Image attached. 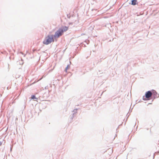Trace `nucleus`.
Masks as SVG:
<instances>
[{
  "mask_svg": "<svg viewBox=\"0 0 159 159\" xmlns=\"http://www.w3.org/2000/svg\"><path fill=\"white\" fill-rule=\"evenodd\" d=\"M53 35H48L47 36L43 41V43L46 45L50 44L52 42H54Z\"/></svg>",
  "mask_w": 159,
  "mask_h": 159,
  "instance_id": "1",
  "label": "nucleus"
},
{
  "mask_svg": "<svg viewBox=\"0 0 159 159\" xmlns=\"http://www.w3.org/2000/svg\"><path fill=\"white\" fill-rule=\"evenodd\" d=\"M67 16H68L67 15ZM68 18H70V17H69L68 16Z\"/></svg>",
  "mask_w": 159,
  "mask_h": 159,
  "instance_id": "12",
  "label": "nucleus"
},
{
  "mask_svg": "<svg viewBox=\"0 0 159 159\" xmlns=\"http://www.w3.org/2000/svg\"><path fill=\"white\" fill-rule=\"evenodd\" d=\"M69 67H70V66L69 65H68L66 67V69H65L66 70L68 69V68Z\"/></svg>",
  "mask_w": 159,
  "mask_h": 159,
  "instance_id": "9",
  "label": "nucleus"
},
{
  "mask_svg": "<svg viewBox=\"0 0 159 159\" xmlns=\"http://www.w3.org/2000/svg\"><path fill=\"white\" fill-rule=\"evenodd\" d=\"M109 150H111V148H110V149H109Z\"/></svg>",
  "mask_w": 159,
  "mask_h": 159,
  "instance_id": "11",
  "label": "nucleus"
},
{
  "mask_svg": "<svg viewBox=\"0 0 159 159\" xmlns=\"http://www.w3.org/2000/svg\"><path fill=\"white\" fill-rule=\"evenodd\" d=\"M152 95V93L150 91H148L146 92L145 93V98L144 96L143 97V99L144 100H146V98H148L147 100H149V98Z\"/></svg>",
  "mask_w": 159,
  "mask_h": 159,
  "instance_id": "3",
  "label": "nucleus"
},
{
  "mask_svg": "<svg viewBox=\"0 0 159 159\" xmlns=\"http://www.w3.org/2000/svg\"><path fill=\"white\" fill-rule=\"evenodd\" d=\"M2 142H0V146L2 144Z\"/></svg>",
  "mask_w": 159,
  "mask_h": 159,
  "instance_id": "10",
  "label": "nucleus"
},
{
  "mask_svg": "<svg viewBox=\"0 0 159 159\" xmlns=\"http://www.w3.org/2000/svg\"><path fill=\"white\" fill-rule=\"evenodd\" d=\"M31 98L32 99H37L35 97V96L34 95H33L31 97Z\"/></svg>",
  "mask_w": 159,
  "mask_h": 159,
  "instance_id": "8",
  "label": "nucleus"
},
{
  "mask_svg": "<svg viewBox=\"0 0 159 159\" xmlns=\"http://www.w3.org/2000/svg\"><path fill=\"white\" fill-rule=\"evenodd\" d=\"M77 110H78V109L77 108L75 109L73 111V112H74V113H74V114H75L76 113H77Z\"/></svg>",
  "mask_w": 159,
  "mask_h": 159,
  "instance_id": "7",
  "label": "nucleus"
},
{
  "mask_svg": "<svg viewBox=\"0 0 159 159\" xmlns=\"http://www.w3.org/2000/svg\"><path fill=\"white\" fill-rule=\"evenodd\" d=\"M63 34L62 30L61 29H59L55 32L54 36L55 38H58L61 36Z\"/></svg>",
  "mask_w": 159,
  "mask_h": 159,
  "instance_id": "2",
  "label": "nucleus"
},
{
  "mask_svg": "<svg viewBox=\"0 0 159 159\" xmlns=\"http://www.w3.org/2000/svg\"><path fill=\"white\" fill-rule=\"evenodd\" d=\"M60 29H61V30H62V32L63 33L64 32L66 31H67L68 29V27L66 26H65L63 27L62 28H60Z\"/></svg>",
  "mask_w": 159,
  "mask_h": 159,
  "instance_id": "4",
  "label": "nucleus"
},
{
  "mask_svg": "<svg viewBox=\"0 0 159 159\" xmlns=\"http://www.w3.org/2000/svg\"><path fill=\"white\" fill-rule=\"evenodd\" d=\"M137 0H132L131 4L133 5H135L136 4Z\"/></svg>",
  "mask_w": 159,
  "mask_h": 159,
  "instance_id": "5",
  "label": "nucleus"
},
{
  "mask_svg": "<svg viewBox=\"0 0 159 159\" xmlns=\"http://www.w3.org/2000/svg\"><path fill=\"white\" fill-rule=\"evenodd\" d=\"M74 113H73L70 116V118L72 119L74 116Z\"/></svg>",
  "mask_w": 159,
  "mask_h": 159,
  "instance_id": "6",
  "label": "nucleus"
}]
</instances>
